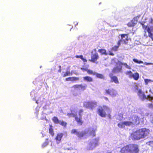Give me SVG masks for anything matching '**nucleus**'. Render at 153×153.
<instances>
[{"mask_svg": "<svg viewBox=\"0 0 153 153\" xmlns=\"http://www.w3.org/2000/svg\"><path fill=\"white\" fill-rule=\"evenodd\" d=\"M149 129L145 128L139 129L133 133L131 135L133 139L139 140L145 138L149 133Z\"/></svg>", "mask_w": 153, "mask_h": 153, "instance_id": "f257e3e1", "label": "nucleus"}, {"mask_svg": "<svg viewBox=\"0 0 153 153\" xmlns=\"http://www.w3.org/2000/svg\"><path fill=\"white\" fill-rule=\"evenodd\" d=\"M138 145L135 144H130L123 147L120 150L121 153H139Z\"/></svg>", "mask_w": 153, "mask_h": 153, "instance_id": "f03ea898", "label": "nucleus"}, {"mask_svg": "<svg viewBox=\"0 0 153 153\" xmlns=\"http://www.w3.org/2000/svg\"><path fill=\"white\" fill-rule=\"evenodd\" d=\"M97 113L98 114L102 117H105L106 116V112L109 114L111 112L110 108L107 106L103 105L102 106H100L97 109Z\"/></svg>", "mask_w": 153, "mask_h": 153, "instance_id": "7ed1b4c3", "label": "nucleus"}, {"mask_svg": "<svg viewBox=\"0 0 153 153\" xmlns=\"http://www.w3.org/2000/svg\"><path fill=\"white\" fill-rule=\"evenodd\" d=\"M99 58V56L97 52L96 49H94L91 52V59H89V61L93 63H97V61Z\"/></svg>", "mask_w": 153, "mask_h": 153, "instance_id": "20e7f679", "label": "nucleus"}, {"mask_svg": "<svg viewBox=\"0 0 153 153\" xmlns=\"http://www.w3.org/2000/svg\"><path fill=\"white\" fill-rule=\"evenodd\" d=\"M83 106L86 108L93 109L97 106V102L94 101L85 102L84 103Z\"/></svg>", "mask_w": 153, "mask_h": 153, "instance_id": "39448f33", "label": "nucleus"}, {"mask_svg": "<svg viewBox=\"0 0 153 153\" xmlns=\"http://www.w3.org/2000/svg\"><path fill=\"white\" fill-rule=\"evenodd\" d=\"M143 28L144 29V32L145 33L144 35V36L146 38L148 37V36L146 34V32H147L148 33V36L153 41V33H152V29L148 26L143 25Z\"/></svg>", "mask_w": 153, "mask_h": 153, "instance_id": "423d86ee", "label": "nucleus"}, {"mask_svg": "<svg viewBox=\"0 0 153 153\" xmlns=\"http://www.w3.org/2000/svg\"><path fill=\"white\" fill-rule=\"evenodd\" d=\"M72 88L75 90H79L82 91H84L87 88V85L85 84H75L72 86Z\"/></svg>", "mask_w": 153, "mask_h": 153, "instance_id": "0eeeda50", "label": "nucleus"}, {"mask_svg": "<svg viewBox=\"0 0 153 153\" xmlns=\"http://www.w3.org/2000/svg\"><path fill=\"white\" fill-rule=\"evenodd\" d=\"M122 64L123 63L122 62H119L117 64L118 65L119 67L117 66L114 67L112 70V72L114 73H115L117 72H120L122 70Z\"/></svg>", "mask_w": 153, "mask_h": 153, "instance_id": "6e6552de", "label": "nucleus"}, {"mask_svg": "<svg viewBox=\"0 0 153 153\" xmlns=\"http://www.w3.org/2000/svg\"><path fill=\"white\" fill-rule=\"evenodd\" d=\"M105 93L106 94H108L112 96H115L117 94L116 91L112 88L106 89L105 90Z\"/></svg>", "mask_w": 153, "mask_h": 153, "instance_id": "1a4fd4ad", "label": "nucleus"}, {"mask_svg": "<svg viewBox=\"0 0 153 153\" xmlns=\"http://www.w3.org/2000/svg\"><path fill=\"white\" fill-rule=\"evenodd\" d=\"M121 39H122V41L123 42L124 44H126L128 43V41L130 39L128 37V35L126 34H120Z\"/></svg>", "mask_w": 153, "mask_h": 153, "instance_id": "9d476101", "label": "nucleus"}, {"mask_svg": "<svg viewBox=\"0 0 153 153\" xmlns=\"http://www.w3.org/2000/svg\"><path fill=\"white\" fill-rule=\"evenodd\" d=\"M109 76L110 78L111 82H114L116 84H118L119 83L118 78L116 76H113V74H109Z\"/></svg>", "mask_w": 153, "mask_h": 153, "instance_id": "9b49d317", "label": "nucleus"}, {"mask_svg": "<svg viewBox=\"0 0 153 153\" xmlns=\"http://www.w3.org/2000/svg\"><path fill=\"white\" fill-rule=\"evenodd\" d=\"M74 117L75 118V120L78 124L79 125H82L83 123V122L82 120V116H79V117L76 116V115H74Z\"/></svg>", "mask_w": 153, "mask_h": 153, "instance_id": "f8f14e48", "label": "nucleus"}, {"mask_svg": "<svg viewBox=\"0 0 153 153\" xmlns=\"http://www.w3.org/2000/svg\"><path fill=\"white\" fill-rule=\"evenodd\" d=\"M63 135V134L62 133H59L57 134L55 138L57 143H59L60 142Z\"/></svg>", "mask_w": 153, "mask_h": 153, "instance_id": "ddd939ff", "label": "nucleus"}, {"mask_svg": "<svg viewBox=\"0 0 153 153\" xmlns=\"http://www.w3.org/2000/svg\"><path fill=\"white\" fill-rule=\"evenodd\" d=\"M130 119H131V122L132 124H137L138 121L139 120V119L138 117L135 116H133L130 118Z\"/></svg>", "mask_w": 153, "mask_h": 153, "instance_id": "4468645a", "label": "nucleus"}, {"mask_svg": "<svg viewBox=\"0 0 153 153\" xmlns=\"http://www.w3.org/2000/svg\"><path fill=\"white\" fill-rule=\"evenodd\" d=\"M79 80V77L75 76L69 77L65 79V80L66 81H75Z\"/></svg>", "mask_w": 153, "mask_h": 153, "instance_id": "2eb2a0df", "label": "nucleus"}, {"mask_svg": "<svg viewBox=\"0 0 153 153\" xmlns=\"http://www.w3.org/2000/svg\"><path fill=\"white\" fill-rule=\"evenodd\" d=\"M83 80L87 82H92L93 81V79L91 77L88 76H86L83 77Z\"/></svg>", "mask_w": 153, "mask_h": 153, "instance_id": "dca6fc26", "label": "nucleus"}, {"mask_svg": "<svg viewBox=\"0 0 153 153\" xmlns=\"http://www.w3.org/2000/svg\"><path fill=\"white\" fill-rule=\"evenodd\" d=\"M139 77V74L137 72H136L133 74L131 76V78H133L135 80H137Z\"/></svg>", "mask_w": 153, "mask_h": 153, "instance_id": "f3484780", "label": "nucleus"}, {"mask_svg": "<svg viewBox=\"0 0 153 153\" xmlns=\"http://www.w3.org/2000/svg\"><path fill=\"white\" fill-rule=\"evenodd\" d=\"M135 25L136 23L134 22V21L133 20H131L127 24V25L129 27H133L135 26Z\"/></svg>", "mask_w": 153, "mask_h": 153, "instance_id": "a211bd4d", "label": "nucleus"}, {"mask_svg": "<svg viewBox=\"0 0 153 153\" xmlns=\"http://www.w3.org/2000/svg\"><path fill=\"white\" fill-rule=\"evenodd\" d=\"M82 69L84 70L85 71H86L88 74H89L92 75H95V74L96 72H93V71L91 70L84 68H82Z\"/></svg>", "mask_w": 153, "mask_h": 153, "instance_id": "6ab92c4d", "label": "nucleus"}, {"mask_svg": "<svg viewBox=\"0 0 153 153\" xmlns=\"http://www.w3.org/2000/svg\"><path fill=\"white\" fill-rule=\"evenodd\" d=\"M98 51L102 55H107L108 54L107 53H106V50L104 49H99L98 50Z\"/></svg>", "mask_w": 153, "mask_h": 153, "instance_id": "aec40b11", "label": "nucleus"}, {"mask_svg": "<svg viewBox=\"0 0 153 153\" xmlns=\"http://www.w3.org/2000/svg\"><path fill=\"white\" fill-rule=\"evenodd\" d=\"M63 74L62 75L63 77H65L67 76L72 75L73 74L72 72L68 71H67L65 72H63Z\"/></svg>", "mask_w": 153, "mask_h": 153, "instance_id": "412c9836", "label": "nucleus"}, {"mask_svg": "<svg viewBox=\"0 0 153 153\" xmlns=\"http://www.w3.org/2000/svg\"><path fill=\"white\" fill-rule=\"evenodd\" d=\"M85 132L82 131L81 132H79L77 135V136L79 138L83 137L86 134Z\"/></svg>", "mask_w": 153, "mask_h": 153, "instance_id": "4be33fe9", "label": "nucleus"}, {"mask_svg": "<svg viewBox=\"0 0 153 153\" xmlns=\"http://www.w3.org/2000/svg\"><path fill=\"white\" fill-rule=\"evenodd\" d=\"M96 76V77L97 78L100 79H104V76L101 74H99L97 73H95V75Z\"/></svg>", "mask_w": 153, "mask_h": 153, "instance_id": "5701e85b", "label": "nucleus"}, {"mask_svg": "<svg viewBox=\"0 0 153 153\" xmlns=\"http://www.w3.org/2000/svg\"><path fill=\"white\" fill-rule=\"evenodd\" d=\"M52 120L54 123L56 124H59L60 121L59 120L58 118L56 117H53L52 119Z\"/></svg>", "mask_w": 153, "mask_h": 153, "instance_id": "b1692460", "label": "nucleus"}, {"mask_svg": "<svg viewBox=\"0 0 153 153\" xmlns=\"http://www.w3.org/2000/svg\"><path fill=\"white\" fill-rule=\"evenodd\" d=\"M75 57L77 58H80L84 62H87V60L85 59H84L83 58V56L82 55H76L75 56Z\"/></svg>", "mask_w": 153, "mask_h": 153, "instance_id": "393cba45", "label": "nucleus"}, {"mask_svg": "<svg viewBox=\"0 0 153 153\" xmlns=\"http://www.w3.org/2000/svg\"><path fill=\"white\" fill-rule=\"evenodd\" d=\"M49 133L52 136H53L54 133L53 132V129L52 128V126L51 125H50V127L49 128Z\"/></svg>", "mask_w": 153, "mask_h": 153, "instance_id": "a878e982", "label": "nucleus"}, {"mask_svg": "<svg viewBox=\"0 0 153 153\" xmlns=\"http://www.w3.org/2000/svg\"><path fill=\"white\" fill-rule=\"evenodd\" d=\"M125 74L126 75H128L129 78H131V76L133 74L131 71H127L125 73Z\"/></svg>", "mask_w": 153, "mask_h": 153, "instance_id": "bb28decb", "label": "nucleus"}, {"mask_svg": "<svg viewBox=\"0 0 153 153\" xmlns=\"http://www.w3.org/2000/svg\"><path fill=\"white\" fill-rule=\"evenodd\" d=\"M59 124L60 125L65 127H66L67 125L66 122L63 121H60Z\"/></svg>", "mask_w": 153, "mask_h": 153, "instance_id": "cd10ccee", "label": "nucleus"}, {"mask_svg": "<svg viewBox=\"0 0 153 153\" xmlns=\"http://www.w3.org/2000/svg\"><path fill=\"white\" fill-rule=\"evenodd\" d=\"M117 126L121 128H124L125 126L124 122L119 123Z\"/></svg>", "mask_w": 153, "mask_h": 153, "instance_id": "c85d7f7f", "label": "nucleus"}, {"mask_svg": "<svg viewBox=\"0 0 153 153\" xmlns=\"http://www.w3.org/2000/svg\"><path fill=\"white\" fill-rule=\"evenodd\" d=\"M124 123L125 126H129L132 124L131 121H124Z\"/></svg>", "mask_w": 153, "mask_h": 153, "instance_id": "c756f323", "label": "nucleus"}, {"mask_svg": "<svg viewBox=\"0 0 153 153\" xmlns=\"http://www.w3.org/2000/svg\"><path fill=\"white\" fill-rule=\"evenodd\" d=\"M133 60L134 62L140 64L143 63V62L141 60L138 61V60L135 59H133Z\"/></svg>", "mask_w": 153, "mask_h": 153, "instance_id": "7c9ffc66", "label": "nucleus"}, {"mask_svg": "<svg viewBox=\"0 0 153 153\" xmlns=\"http://www.w3.org/2000/svg\"><path fill=\"white\" fill-rule=\"evenodd\" d=\"M79 131H78L76 129H73L72 130H71V133L72 134H75L76 135H77V133H78V132Z\"/></svg>", "mask_w": 153, "mask_h": 153, "instance_id": "2f4dec72", "label": "nucleus"}, {"mask_svg": "<svg viewBox=\"0 0 153 153\" xmlns=\"http://www.w3.org/2000/svg\"><path fill=\"white\" fill-rule=\"evenodd\" d=\"M145 83L146 85H147L148 83L151 82H152V81L150 79H144Z\"/></svg>", "mask_w": 153, "mask_h": 153, "instance_id": "473e14b6", "label": "nucleus"}, {"mask_svg": "<svg viewBox=\"0 0 153 153\" xmlns=\"http://www.w3.org/2000/svg\"><path fill=\"white\" fill-rule=\"evenodd\" d=\"M119 47L117 45H115L112 48V49L114 51H116L117 50Z\"/></svg>", "mask_w": 153, "mask_h": 153, "instance_id": "72a5a7b5", "label": "nucleus"}, {"mask_svg": "<svg viewBox=\"0 0 153 153\" xmlns=\"http://www.w3.org/2000/svg\"><path fill=\"white\" fill-rule=\"evenodd\" d=\"M140 97H141V98L143 100L147 99L146 96L145 95L144 93Z\"/></svg>", "mask_w": 153, "mask_h": 153, "instance_id": "f704fd0d", "label": "nucleus"}, {"mask_svg": "<svg viewBox=\"0 0 153 153\" xmlns=\"http://www.w3.org/2000/svg\"><path fill=\"white\" fill-rule=\"evenodd\" d=\"M122 65H124V66H125L126 68L127 69H130L131 68V67L130 66L128 65L126 63H123Z\"/></svg>", "mask_w": 153, "mask_h": 153, "instance_id": "c9c22d12", "label": "nucleus"}, {"mask_svg": "<svg viewBox=\"0 0 153 153\" xmlns=\"http://www.w3.org/2000/svg\"><path fill=\"white\" fill-rule=\"evenodd\" d=\"M144 93L141 90H139L138 91V94L140 97Z\"/></svg>", "mask_w": 153, "mask_h": 153, "instance_id": "e433bc0d", "label": "nucleus"}, {"mask_svg": "<svg viewBox=\"0 0 153 153\" xmlns=\"http://www.w3.org/2000/svg\"><path fill=\"white\" fill-rule=\"evenodd\" d=\"M90 134L93 137H94L95 136V131L92 130L90 133Z\"/></svg>", "mask_w": 153, "mask_h": 153, "instance_id": "4c0bfd02", "label": "nucleus"}, {"mask_svg": "<svg viewBox=\"0 0 153 153\" xmlns=\"http://www.w3.org/2000/svg\"><path fill=\"white\" fill-rule=\"evenodd\" d=\"M147 99H148L150 101H152L153 99V97L150 95H148L146 96Z\"/></svg>", "mask_w": 153, "mask_h": 153, "instance_id": "58836bf2", "label": "nucleus"}, {"mask_svg": "<svg viewBox=\"0 0 153 153\" xmlns=\"http://www.w3.org/2000/svg\"><path fill=\"white\" fill-rule=\"evenodd\" d=\"M148 107L149 108L153 109V105L152 103H149L148 105Z\"/></svg>", "mask_w": 153, "mask_h": 153, "instance_id": "ea45409f", "label": "nucleus"}, {"mask_svg": "<svg viewBox=\"0 0 153 153\" xmlns=\"http://www.w3.org/2000/svg\"><path fill=\"white\" fill-rule=\"evenodd\" d=\"M122 39H120L119 40L118 42H117V46H118L119 47L120 46V44H121V42H122Z\"/></svg>", "mask_w": 153, "mask_h": 153, "instance_id": "a19ab883", "label": "nucleus"}, {"mask_svg": "<svg viewBox=\"0 0 153 153\" xmlns=\"http://www.w3.org/2000/svg\"><path fill=\"white\" fill-rule=\"evenodd\" d=\"M83 111L82 109H80L79 110V116H82L81 114Z\"/></svg>", "mask_w": 153, "mask_h": 153, "instance_id": "79ce46f5", "label": "nucleus"}, {"mask_svg": "<svg viewBox=\"0 0 153 153\" xmlns=\"http://www.w3.org/2000/svg\"><path fill=\"white\" fill-rule=\"evenodd\" d=\"M74 115H75L74 114H72V113H68L67 114V115L69 117H71L72 116H73V117H74Z\"/></svg>", "mask_w": 153, "mask_h": 153, "instance_id": "37998d69", "label": "nucleus"}, {"mask_svg": "<svg viewBox=\"0 0 153 153\" xmlns=\"http://www.w3.org/2000/svg\"><path fill=\"white\" fill-rule=\"evenodd\" d=\"M109 55H111L112 56H114V54L113 53H112L111 52H109V53H108Z\"/></svg>", "mask_w": 153, "mask_h": 153, "instance_id": "c03bdc74", "label": "nucleus"}, {"mask_svg": "<svg viewBox=\"0 0 153 153\" xmlns=\"http://www.w3.org/2000/svg\"><path fill=\"white\" fill-rule=\"evenodd\" d=\"M145 64L146 65H148L152 64V63H146Z\"/></svg>", "mask_w": 153, "mask_h": 153, "instance_id": "a18cd8bd", "label": "nucleus"}, {"mask_svg": "<svg viewBox=\"0 0 153 153\" xmlns=\"http://www.w3.org/2000/svg\"><path fill=\"white\" fill-rule=\"evenodd\" d=\"M104 99H105L106 100H108V98L107 97H104Z\"/></svg>", "mask_w": 153, "mask_h": 153, "instance_id": "49530a36", "label": "nucleus"}, {"mask_svg": "<svg viewBox=\"0 0 153 153\" xmlns=\"http://www.w3.org/2000/svg\"><path fill=\"white\" fill-rule=\"evenodd\" d=\"M59 71V72H61V69H60Z\"/></svg>", "mask_w": 153, "mask_h": 153, "instance_id": "de8ad7c7", "label": "nucleus"}, {"mask_svg": "<svg viewBox=\"0 0 153 153\" xmlns=\"http://www.w3.org/2000/svg\"><path fill=\"white\" fill-rule=\"evenodd\" d=\"M152 123L153 124V120H152Z\"/></svg>", "mask_w": 153, "mask_h": 153, "instance_id": "09e8293b", "label": "nucleus"}, {"mask_svg": "<svg viewBox=\"0 0 153 153\" xmlns=\"http://www.w3.org/2000/svg\"><path fill=\"white\" fill-rule=\"evenodd\" d=\"M59 67L60 68V69H61V66H59Z\"/></svg>", "mask_w": 153, "mask_h": 153, "instance_id": "8fccbe9b", "label": "nucleus"}, {"mask_svg": "<svg viewBox=\"0 0 153 153\" xmlns=\"http://www.w3.org/2000/svg\"><path fill=\"white\" fill-rule=\"evenodd\" d=\"M95 140H97V142H98V140H97V139H95Z\"/></svg>", "mask_w": 153, "mask_h": 153, "instance_id": "3c124183", "label": "nucleus"}, {"mask_svg": "<svg viewBox=\"0 0 153 153\" xmlns=\"http://www.w3.org/2000/svg\"><path fill=\"white\" fill-rule=\"evenodd\" d=\"M96 146H97V145H98V143H96Z\"/></svg>", "mask_w": 153, "mask_h": 153, "instance_id": "603ef678", "label": "nucleus"}, {"mask_svg": "<svg viewBox=\"0 0 153 153\" xmlns=\"http://www.w3.org/2000/svg\"><path fill=\"white\" fill-rule=\"evenodd\" d=\"M112 153L111 152H107V153Z\"/></svg>", "mask_w": 153, "mask_h": 153, "instance_id": "864d4df0", "label": "nucleus"}, {"mask_svg": "<svg viewBox=\"0 0 153 153\" xmlns=\"http://www.w3.org/2000/svg\"><path fill=\"white\" fill-rule=\"evenodd\" d=\"M48 144V143L47 142V143H46V145Z\"/></svg>", "mask_w": 153, "mask_h": 153, "instance_id": "5fc2aeb1", "label": "nucleus"}]
</instances>
